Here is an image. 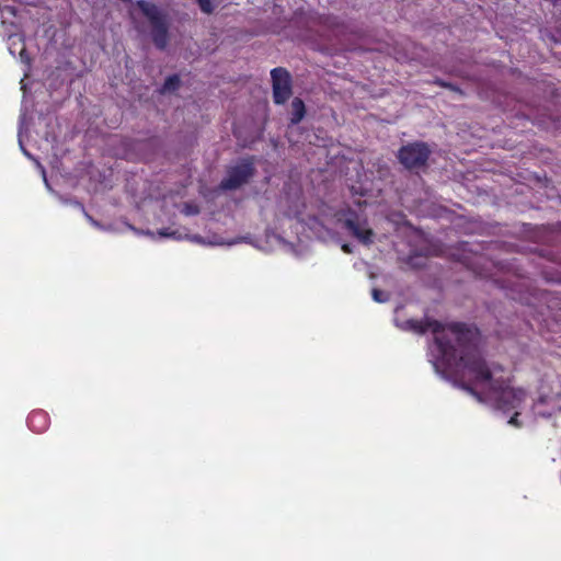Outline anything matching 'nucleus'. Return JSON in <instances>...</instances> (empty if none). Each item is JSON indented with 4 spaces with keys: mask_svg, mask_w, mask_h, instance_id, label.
Segmentation results:
<instances>
[{
    "mask_svg": "<svg viewBox=\"0 0 561 561\" xmlns=\"http://www.w3.org/2000/svg\"><path fill=\"white\" fill-rule=\"evenodd\" d=\"M27 425L34 433L41 434L49 427L50 417L44 410H34L27 417Z\"/></svg>",
    "mask_w": 561,
    "mask_h": 561,
    "instance_id": "6e6552de",
    "label": "nucleus"
},
{
    "mask_svg": "<svg viewBox=\"0 0 561 561\" xmlns=\"http://www.w3.org/2000/svg\"><path fill=\"white\" fill-rule=\"evenodd\" d=\"M371 295L373 299L377 302H385L388 300V296L380 289L374 288Z\"/></svg>",
    "mask_w": 561,
    "mask_h": 561,
    "instance_id": "ddd939ff",
    "label": "nucleus"
},
{
    "mask_svg": "<svg viewBox=\"0 0 561 561\" xmlns=\"http://www.w3.org/2000/svg\"><path fill=\"white\" fill-rule=\"evenodd\" d=\"M22 150H23V152H24L26 156H28V157H30V153L26 151V149H24V148H23Z\"/></svg>",
    "mask_w": 561,
    "mask_h": 561,
    "instance_id": "f3484780",
    "label": "nucleus"
},
{
    "mask_svg": "<svg viewBox=\"0 0 561 561\" xmlns=\"http://www.w3.org/2000/svg\"><path fill=\"white\" fill-rule=\"evenodd\" d=\"M450 330L463 346L460 366L455 371L461 387L479 401H483V394L486 396L494 408L505 414L519 409L526 398L525 390L512 387L511 378L503 375L501 366L488 365L474 343V332L461 322H454Z\"/></svg>",
    "mask_w": 561,
    "mask_h": 561,
    "instance_id": "f257e3e1",
    "label": "nucleus"
},
{
    "mask_svg": "<svg viewBox=\"0 0 561 561\" xmlns=\"http://www.w3.org/2000/svg\"><path fill=\"white\" fill-rule=\"evenodd\" d=\"M181 80L178 75L169 76L162 85L161 92H173L180 88Z\"/></svg>",
    "mask_w": 561,
    "mask_h": 561,
    "instance_id": "9d476101",
    "label": "nucleus"
},
{
    "mask_svg": "<svg viewBox=\"0 0 561 561\" xmlns=\"http://www.w3.org/2000/svg\"><path fill=\"white\" fill-rule=\"evenodd\" d=\"M342 249H343V251H344L345 253H351V249H350V245H348V244H344V245L342 247Z\"/></svg>",
    "mask_w": 561,
    "mask_h": 561,
    "instance_id": "2eb2a0df",
    "label": "nucleus"
},
{
    "mask_svg": "<svg viewBox=\"0 0 561 561\" xmlns=\"http://www.w3.org/2000/svg\"><path fill=\"white\" fill-rule=\"evenodd\" d=\"M160 234H161V236H164V237L170 236L165 230H161V231H160Z\"/></svg>",
    "mask_w": 561,
    "mask_h": 561,
    "instance_id": "dca6fc26",
    "label": "nucleus"
},
{
    "mask_svg": "<svg viewBox=\"0 0 561 561\" xmlns=\"http://www.w3.org/2000/svg\"><path fill=\"white\" fill-rule=\"evenodd\" d=\"M204 13L210 14L214 11L213 0H196Z\"/></svg>",
    "mask_w": 561,
    "mask_h": 561,
    "instance_id": "9b49d317",
    "label": "nucleus"
},
{
    "mask_svg": "<svg viewBox=\"0 0 561 561\" xmlns=\"http://www.w3.org/2000/svg\"><path fill=\"white\" fill-rule=\"evenodd\" d=\"M435 84L442 87V88H446V89H449L451 91H455V92H459V93H462V91L455 84L450 83V82H447L443 79H435L434 81Z\"/></svg>",
    "mask_w": 561,
    "mask_h": 561,
    "instance_id": "f8f14e48",
    "label": "nucleus"
},
{
    "mask_svg": "<svg viewBox=\"0 0 561 561\" xmlns=\"http://www.w3.org/2000/svg\"><path fill=\"white\" fill-rule=\"evenodd\" d=\"M306 115V106L301 99L295 98L291 102L290 124H299Z\"/></svg>",
    "mask_w": 561,
    "mask_h": 561,
    "instance_id": "1a4fd4ad",
    "label": "nucleus"
},
{
    "mask_svg": "<svg viewBox=\"0 0 561 561\" xmlns=\"http://www.w3.org/2000/svg\"><path fill=\"white\" fill-rule=\"evenodd\" d=\"M137 7L151 26V38L158 49L163 50L169 42V22L167 15L152 2L138 0Z\"/></svg>",
    "mask_w": 561,
    "mask_h": 561,
    "instance_id": "7ed1b4c3",
    "label": "nucleus"
},
{
    "mask_svg": "<svg viewBox=\"0 0 561 561\" xmlns=\"http://www.w3.org/2000/svg\"><path fill=\"white\" fill-rule=\"evenodd\" d=\"M342 216L339 221L353 237L366 245L374 243L375 232L367 227L366 219L360 221L358 214L353 209H347Z\"/></svg>",
    "mask_w": 561,
    "mask_h": 561,
    "instance_id": "423d86ee",
    "label": "nucleus"
},
{
    "mask_svg": "<svg viewBox=\"0 0 561 561\" xmlns=\"http://www.w3.org/2000/svg\"><path fill=\"white\" fill-rule=\"evenodd\" d=\"M431 154L432 150L426 142L413 141L400 147L397 159L405 170L419 173L427 168Z\"/></svg>",
    "mask_w": 561,
    "mask_h": 561,
    "instance_id": "20e7f679",
    "label": "nucleus"
},
{
    "mask_svg": "<svg viewBox=\"0 0 561 561\" xmlns=\"http://www.w3.org/2000/svg\"><path fill=\"white\" fill-rule=\"evenodd\" d=\"M518 415H519V412L517 410H515L514 414L508 420V424H511V425H513L515 427H520V423L518 421Z\"/></svg>",
    "mask_w": 561,
    "mask_h": 561,
    "instance_id": "4468645a",
    "label": "nucleus"
},
{
    "mask_svg": "<svg viewBox=\"0 0 561 561\" xmlns=\"http://www.w3.org/2000/svg\"><path fill=\"white\" fill-rule=\"evenodd\" d=\"M451 324L453 323L448 324L447 328L455 335V339H457V335L450 330ZM404 328L417 334H424L427 331H432L434 333V342L442 364L454 373L460 366V356L462 354L463 346L459 344L458 340H456L457 346L451 342L445 333V325L442 322L428 318L421 320L409 319L405 321Z\"/></svg>",
    "mask_w": 561,
    "mask_h": 561,
    "instance_id": "f03ea898",
    "label": "nucleus"
},
{
    "mask_svg": "<svg viewBox=\"0 0 561 561\" xmlns=\"http://www.w3.org/2000/svg\"><path fill=\"white\" fill-rule=\"evenodd\" d=\"M255 174L253 158H245L227 170V176L219 184L224 191H233L247 184Z\"/></svg>",
    "mask_w": 561,
    "mask_h": 561,
    "instance_id": "39448f33",
    "label": "nucleus"
},
{
    "mask_svg": "<svg viewBox=\"0 0 561 561\" xmlns=\"http://www.w3.org/2000/svg\"><path fill=\"white\" fill-rule=\"evenodd\" d=\"M273 101L275 104L286 103L293 94L290 73L283 67L271 71Z\"/></svg>",
    "mask_w": 561,
    "mask_h": 561,
    "instance_id": "0eeeda50",
    "label": "nucleus"
}]
</instances>
